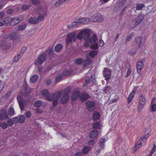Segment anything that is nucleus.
Masks as SVG:
<instances>
[{
  "label": "nucleus",
  "instance_id": "34",
  "mask_svg": "<svg viewBox=\"0 0 156 156\" xmlns=\"http://www.w3.org/2000/svg\"><path fill=\"white\" fill-rule=\"evenodd\" d=\"M42 105V102L40 100L36 101L34 104V106L36 107H39Z\"/></svg>",
  "mask_w": 156,
  "mask_h": 156
},
{
  "label": "nucleus",
  "instance_id": "30",
  "mask_svg": "<svg viewBox=\"0 0 156 156\" xmlns=\"http://www.w3.org/2000/svg\"><path fill=\"white\" fill-rule=\"evenodd\" d=\"M97 40V37L96 35L94 34L93 36L91 37L89 39L90 42L91 43H94L96 42Z\"/></svg>",
  "mask_w": 156,
  "mask_h": 156
},
{
  "label": "nucleus",
  "instance_id": "19",
  "mask_svg": "<svg viewBox=\"0 0 156 156\" xmlns=\"http://www.w3.org/2000/svg\"><path fill=\"white\" fill-rule=\"evenodd\" d=\"M80 92L78 91L75 90L74 91L71 97L72 100H76L80 96Z\"/></svg>",
  "mask_w": 156,
  "mask_h": 156
},
{
  "label": "nucleus",
  "instance_id": "7",
  "mask_svg": "<svg viewBox=\"0 0 156 156\" xmlns=\"http://www.w3.org/2000/svg\"><path fill=\"white\" fill-rule=\"evenodd\" d=\"M17 99L20 109L21 110H23L24 109V105L25 104L26 101L22 99L21 97L19 96H17Z\"/></svg>",
  "mask_w": 156,
  "mask_h": 156
},
{
  "label": "nucleus",
  "instance_id": "11",
  "mask_svg": "<svg viewBox=\"0 0 156 156\" xmlns=\"http://www.w3.org/2000/svg\"><path fill=\"white\" fill-rule=\"evenodd\" d=\"M144 5L143 4H139L136 5V8H133L130 10L131 12H134L135 13H136V10H141L144 7Z\"/></svg>",
  "mask_w": 156,
  "mask_h": 156
},
{
  "label": "nucleus",
  "instance_id": "39",
  "mask_svg": "<svg viewBox=\"0 0 156 156\" xmlns=\"http://www.w3.org/2000/svg\"><path fill=\"white\" fill-rule=\"evenodd\" d=\"M19 116V122L20 123H23L25 120V117L23 115H21Z\"/></svg>",
  "mask_w": 156,
  "mask_h": 156
},
{
  "label": "nucleus",
  "instance_id": "48",
  "mask_svg": "<svg viewBox=\"0 0 156 156\" xmlns=\"http://www.w3.org/2000/svg\"><path fill=\"white\" fill-rule=\"evenodd\" d=\"M71 73V71L70 70L66 71L64 72L62 74L63 76H67L70 75Z\"/></svg>",
  "mask_w": 156,
  "mask_h": 156
},
{
  "label": "nucleus",
  "instance_id": "53",
  "mask_svg": "<svg viewBox=\"0 0 156 156\" xmlns=\"http://www.w3.org/2000/svg\"><path fill=\"white\" fill-rule=\"evenodd\" d=\"M7 123L8 126H11L13 125V123L11 119H9Z\"/></svg>",
  "mask_w": 156,
  "mask_h": 156
},
{
  "label": "nucleus",
  "instance_id": "29",
  "mask_svg": "<svg viewBox=\"0 0 156 156\" xmlns=\"http://www.w3.org/2000/svg\"><path fill=\"white\" fill-rule=\"evenodd\" d=\"M27 26V24L25 23H23L19 25L18 27V30H24Z\"/></svg>",
  "mask_w": 156,
  "mask_h": 156
},
{
  "label": "nucleus",
  "instance_id": "22",
  "mask_svg": "<svg viewBox=\"0 0 156 156\" xmlns=\"http://www.w3.org/2000/svg\"><path fill=\"white\" fill-rule=\"evenodd\" d=\"M143 141L142 140H140V139L137 142L134 148V150L136 151L137 149H139L141 147L142 145H143L145 143H143Z\"/></svg>",
  "mask_w": 156,
  "mask_h": 156
},
{
  "label": "nucleus",
  "instance_id": "63",
  "mask_svg": "<svg viewBox=\"0 0 156 156\" xmlns=\"http://www.w3.org/2000/svg\"><path fill=\"white\" fill-rule=\"evenodd\" d=\"M151 109L153 111H155L156 110V104H153L152 105Z\"/></svg>",
  "mask_w": 156,
  "mask_h": 156
},
{
  "label": "nucleus",
  "instance_id": "36",
  "mask_svg": "<svg viewBox=\"0 0 156 156\" xmlns=\"http://www.w3.org/2000/svg\"><path fill=\"white\" fill-rule=\"evenodd\" d=\"M149 133H147L145 136L141 137L140 138V140H142L143 141V143H145L147 141V139L149 137Z\"/></svg>",
  "mask_w": 156,
  "mask_h": 156
},
{
  "label": "nucleus",
  "instance_id": "20",
  "mask_svg": "<svg viewBox=\"0 0 156 156\" xmlns=\"http://www.w3.org/2000/svg\"><path fill=\"white\" fill-rule=\"evenodd\" d=\"M89 96L87 94L82 93L80 96V100L82 101H84L88 99Z\"/></svg>",
  "mask_w": 156,
  "mask_h": 156
},
{
  "label": "nucleus",
  "instance_id": "52",
  "mask_svg": "<svg viewBox=\"0 0 156 156\" xmlns=\"http://www.w3.org/2000/svg\"><path fill=\"white\" fill-rule=\"evenodd\" d=\"M83 62L82 59L81 58L77 59L76 61V62L77 64H80L82 63H83Z\"/></svg>",
  "mask_w": 156,
  "mask_h": 156
},
{
  "label": "nucleus",
  "instance_id": "1",
  "mask_svg": "<svg viewBox=\"0 0 156 156\" xmlns=\"http://www.w3.org/2000/svg\"><path fill=\"white\" fill-rule=\"evenodd\" d=\"M42 94L49 101H52V105L54 107L58 104V101L61 97L62 91H58L55 94H49L47 90H44L41 91Z\"/></svg>",
  "mask_w": 156,
  "mask_h": 156
},
{
  "label": "nucleus",
  "instance_id": "32",
  "mask_svg": "<svg viewBox=\"0 0 156 156\" xmlns=\"http://www.w3.org/2000/svg\"><path fill=\"white\" fill-rule=\"evenodd\" d=\"M71 90V88L70 87H67L63 91V95H69Z\"/></svg>",
  "mask_w": 156,
  "mask_h": 156
},
{
  "label": "nucleus",
  "instance_id": "54",
  "mask_svg": "<svg viewBox=\"0 0 156 156\" xmlns=\"http://www.w3.org/2000/svg\"><path fill=\"white\" fill-rule=\"evenodd\" d=\"M91 48L93 49H96L98 48V43L94 45H92L91 46Z\"/></svg>",
  "mask_w": 156,
  "mask_h": 156
},
{
  "label": "nucleus",
  "instance_id": "25",
  "mask_svg": "<svg viewBox=\"0 0 156 156\" xmlns=\"http://www.w3.org/2000/svg\"><path fill=\"white\" fill-rule=\"evenodd\" d=\"M100 117V114L97 111H94L93 114V119L94 120H98Z\"/></svg>",
  "mask_w": 156,
  "mask_h": 156
},
{
  "label": "nucleus",
  "instance_id": "3",
  "mask_svg": "<svg viewBox=\"0 0 156 156\" xmlns=\"http://www.w3.org/2000/svg\"><path fill=\"white\" fill-rule=\"evenodd\" d=\"M96 103L93 101H88L86 103V105L90 112H92L95 108Z\"/></svg>",
  "mask_w": 156,
  "mask_h": 156
},
{
  "label": "nucleus",
  "instance_id": "56",
  "mask_svg": "<svg viewBox=\"0 0 156 156\" xmlns=\"http://www.w3.org/2000/svg\"><path fill=\"white\" fill-rule=\"evenodd\" d=\"M131 72V68H129L127 72L126 75V77H128L129 75L130 74Z\"/></svg>",
  "mask_w": 156,
  "mask_h": 156
},
{
  "label": "nucleus",
  "instance_id": "47",
  "mask_svg": "<svg viewBox=\"0 0 156 156\" xmlns=\"http://www.w3.org/2000/svg\"><path fill=\"white\" fill-rule=\"evenodd\" d=\"M63 3V2L62 0H59L55 3V5L56 7H58L62 5Z\"/></svg>",
  "mask_w": 156,
  "mask_h": 156
},
{
  "label": "nucleus",
  "instance_id": "5",
  "mask_svg": "<svg viewBox=\"0 0 156 156\" xmlns=\"http://www.w3.org/2000/svg\"><path fill=\"white\" fill-rule=\"evenodd\" d=\"M142 38L141 37L137 36L136 37L134 40L133 45L138 48H140L142 45Z\"/></svg>",
  "mask_w": 156,
  "mask_h": 156
},
{
  "label": "nucleus",
  "instance_id": "27",
  "mask_svg": "<svg viewBox=\"0 0 156 156\" xmlns=\"http://www.w3.org/2000/svg\"><path fill=\"white\" fill-rule=\"evenodd\" d=\"M15 114V110L13 108H9L8 111V115L10 116H13Z\"/></svg>",
  "mask_w": 156,
  "mask_h": 156
},
{
  "label": "nucleus",
  "instance_id": "17",
  "mask_svg": "<svg viewBox=\"0 0 156 156\" xmlns=\"http://www.w3.org/2000/svg\"><path fill=\"white\" fill-rule=\"evenodd\" d=\"M86 59L84 60L83 62L84 66L90 64L92 61V59L88 56H86Z\"/></svg>",
  "mask_w": 156,
  "mask_h": 156
},
{
  "label": "nucleus",
  "instance_id": "44",
  "mask_svg": "<svg viewBox=\"0 0 156 156\" xmlns=\"http://www.w3.org/2000/svg\"><path fill=\"white\" fill-rule=\"evenodd\" d=\"M98 16H99V17H98V20H97V22H102L104 21V18L102 16L99 14Z\"/></svg>",
  "mask_w": 156,
  "mask_h": 156
},
{
  "label": "nucleus",
  "instance_id": "10",
  "mask_svg": "<svg viewBox=\"0 0 156 156\" xmlns=\"http://www.w3.org/2000/svg\"><path fill=\"white\" fill-rule=\"evenodd\" d=\"M126 1L127 0H118L115 6L118 7V9H120L123 7Z\"/></svg>",
  "mask_w": 156,
  "mask_h": 156
},
{
  "label": "nucleus",
  "instance_id": "50",
  "mask_svg": "<svg viewBox=\"0 0 156 156\" xmlns=\"http://www.w3.org/2000/svg\"><path fill=\"white\" fill-rule=\"evenodd\" d=\"M12 121L15 123H17L19 122V116L14 117L12 119Z\"/></svg>",
  "mask_w": 156,
  "mask_h": 156
},
{
  "label": "nucleus",
  "instance_id": "4",
  "mask_svg": "<svg viewBox=\"0 0 156 156\" xmlns=\"http://www.w3.org/2000/svg\"><path fill=\"white\" fill-rule=\"evenodd\" d=\"M111 70L108 68H105L104 69L103 71V73L104 77L106 80H108L111 78Z\"/></svg>",
  "mask_w": 156,
  "mask_h": 156
},
{
  "label": "nucleus",
  "instance_id": "59",
  "mask_svg": "<svg viewBox=\"0 0 156 156\" xmlns=\"http://www.w3.org/2000/svg\"><path fill=\"white\" fill-rule=\"evenodd\" d=\"M26 48L25 47H23L21 50V52L20 53H21L22 54V55H23L24 53L25 52L26 50Z\"/></svg>",
  "mask_w": 156,
  "mask_h": 156
},
{
  "label": "nucleus",
  "instance_id": "40",
  "mask_svg": "<svg viewBox=\"0 0 156 156\" xmlns=\"http://www.w3.org/2000/svg\"><path fill=\"white\" fill-rule=\"evenodd\" d=\"M90 149V147L85 146L82 150L83 153L84 154L87 153Z\"/></svg>",
  "mask_w": 156,
  "mask_h": 156
},
{
  "label": "nucleus",
  "instance_id": "55",
  "mask_svg": "<svg viewBox=\"0 0 156 156\" xmlns=\"http://www.w3.org/2000/svg\"><path fill=\"white\" fill-rule=\"evenodd\" d=\"M156 148V145L155 144H154L153 145V147L150 153L151 154V155H152L153 154L154 152L155 151Z\"/></svg>",
  "mask_w": 156,
  "mask_h": 156
},
{
  "label": "nucleus",
  "instance_id": "2",
  "mask_svg": "<svg viewBox=\"0 0 156 156\" xmlns=\"http://www.w3.org/2000/svg\"><path fill=\"white\" fill-rule=\"evenodd\" d=\"M90 31L89 29H84L80 32L77 37L80 39H83L85 40H87L90 36Z\"/></svg>",
  "mask_w": 156,
  "mask_h": 156
},
{
  "label": "nucleus",
  "instance_id": "14",
  "mask_svg": "<svg viewBox=\"0 0 156 156\" xmlns=\"http://www.w3.org/2000/svg\"><path fill=\"white\" fill-rule=\"evenodd\" d=\"M144 67V62L143 61H138L136 64L137 71L139 74L140 72V70Z\"/></svg>",
  "mask_w": 156,
  "mask_h": 156
},
{
  "label": "nucleus",
  "instance_id": "42",
  "mask_svg": "<svg viewBox=\"0 0 156 156\" xmlns=\"http://www.w3.org/2000/svg\"><path fill=\"white\" fill-rule=\"evenodd\" d=\"M31 6L30 4L25 5L22 6V9L23 10L25 11L28 10Z\"/></svg>",
  "mask_w": 156,
  "mask_h": 156
},
{
  "label": "nucleus",
  "instance_id": "46",
  "mask_svg": "<svg viewBox=\"0 0 156 156\" xmlns=\"http://www.w3.org/2000/svg\"><path fill=\"white\" fill-rule=\"evenodd\" d=\"M98 54V52L96 51H92L89 53V55L92 57H93L95 55H96Z\"/></svg>",
  "mask_w": 156,
  "mask_h": 156
},
{
  "label": "nucleus",
  "instance_id": "12",
  "mask_svg": "<svg viewBox=\"0 0 156 156\" xmlns=\"http://www.w3.org/2000/svg\"><path fill=\"white\" fill-rule=\"evenodd\" d=\"M75 38V34L73 33H70L68 34L67 36L66 43L68 44L72 40H74Z\"/></svg>",
  "mask_w": 156,
  "mask_h": 156
},
{
  "label": "nucleus",
  "instance_id": "31",
  "mask_svg": "<svg viewBox=\"0 0 156 156\" xmlns=\"http://www.w3.org/2000/svg\"><path fill=\"white\" fill-rule=\"evenodd\" d=\"M38 78V76L36 75H34L31 76L30 79V82L34 83L36 82Z\"/></svg>",
  "mask_w": 156,
  "mask_h": 156
},
{
  "label": "nucleus",
  "instance_id": "18",
  "mask_svg": "<svg viewBox=\"0 0 156 156\" xmlns=\"http://www.w3.org/2000/svg\"><path fill=\"white\" fill-rule=\"evenodd\" d=\"M10 37L14 42L20 41L19 35L16 33H13L10 35Z\"/></svg>",
  "mask_w": 156,
  "mask_h": 156
},
{
  "label": "nucleus",
  "instance_id": "37",
  "mask_svg": "<svg viewBox=\"0 0 156 156\" xmlns=\"http://www.w3.org/2000/svg\"><path fill=\"white\" fill-rule=\"evenodd\" d=\"M100 124L98 122H94L93 124V129H99L100 127Z\"/></svg>",
  "mask_w": 156,
  "mask_h": 156
},
{
  "label": "nucleus",
  "instance_id": "43",
  "mask_svg": "<svg viewBox=\"0 0 156 156\" xmlns=\"http://www.w3.org/2000/svg\"><path fill=\"white\" fill-rule=\"evenodd\" d=\"M62 74H59L56 78L55 81L57 83L62 80V78L63 77Z\"/></svg>",
  "mask_w": 156,
  "mask_h": 156
},
{
  "label": "nucleus",
  "instance_id": "15",
  "mask_svg": "<svg viewBox=\"0 0 156 156\" xmlns=\"http://www.w3.org/2000/svg\"><path fill=\"white\" fill-rule=\"evenodd\" d=\"M8 118V115L6 111H4L3 113H0V120H4Z\"/></svg>",
  "mask_w": 156,
  "mask_h": 156
},
{
  "label": "nucleus",
  "instance_id": "28",
  "mask_svg": "<svg viewBox=\"0 0 156 156\" xmlns=\"http://www.w3.org/2000/svg\"><path fill=\"white\" fill-rule=\"evenodd\" d=\"M135 92L134 91H133L131 94L129 95L127 98L128 102L129 103H130L132 101L133 98L134 96Z\"/></svg>",
  "mask_w": 156,
  "mask_h": 156
},
{
  "label": "nucleus",
  "instance_id": "45",
  "mask_svg": "<svg viewBox=\"0 0 156 156\" xmlns=\"http://www.w3.org/2000/svg\"><path fill=\"white\" fill-rule=\"evenodd\" d=\"M133 36V34H131L129 35L126 38L125 41L126 42H127L130 41V40L131 39Z\"/></svg>",
  "mask_w": 156,
  "mask_h": 156
},
{
  "label": "nucleus",
  "instance_id": "38",
  "mask_svg": "<svg viewBox=\"0 0 156 156\" xmlns=\"http://www.w3.org/2000/svg\"><path fill=\"white\" fill-rule=\"evenodd\" d=\"M22 56V54L21 53L19 54L17 56H16L14 58L13 61L14 62H17L20 58Z\"/></svg>",
  "mask_w": 156,
  "mask_h": 156
},
{
  "label": "nucleus",
  "instance_id": "8",
  "mask_svg": "<svg viewBox=\"0 0 156 156\" xmlns=\"http://www.w3.org/2000/svg\"><path fill=\"white\" fill-rule=\"evenodd\" d=\"M46 58L45 54H44L41 55L39 56L37 59L35 61V63H38L39 65H41V64L45 60Z\"/></svg>",
  "mask_w": 156,
  "mask_h": 156
},
{
  "label": "nucleus",
  "instance_id": "58",
  "mask_svg": "<svg viewBox=\"0 0 156 156\" xmlns=\"http://www.w3.org/2000/svg\"><path fill=\"white\" fill-rule=\"evenodd\" d=\"M32 3L34 4L37 5L40 3V2L38 0H34L32 1Z\"/></svg>",
  "mask_w": 156,
  "mask_h": 156
},
{
  "label": "nucleus",
  "instance_id": "35",
  "mask_svg": "<svg viewBox=\"0 0 156 156\" xmlns=\"http://www.w3.org/2000/svg\"><path fill=\"white\" fill-rule=\"evenodd\" d=\"M62 46L61 44H58L55 48V51L57 52H59L62 50Z\"/></svg>",
  "mask_w": 156,
  "mask_h": 156
},
{
  "label": "nucleus",
  "instance_id": "23",
  "mask_svg": "<svg viewBox=\"0 0 156 156\" xmlns=\"http://www.w3.org/2000/svg\"><path fill=\"white\" fill-rule=\"evenodd\" d=\"M98 133V131L97 130L91 131L90 135V137L92 139L96 137Z\"/></svg>",
  "mask_w": 156,
  "mask_h": 156
},
{
  "label": "nucleus",
  "instance_id": "24",
  "mask_svg": "<svg viewBox=\"0 0 156 156\" xmlns=\"http://www.w3.org/2000/svg\"><path fill=\"white\" fill-rule=\"evenodd\" d=\"M21 19L20 17L14 18H12L11 23L12 25H14L18 23L21 21Z\"/></svg>",
  "mask_w": 156,
  "mask_h": 156
},
{
  "label": "nucleus",
  "instance_id": "6",
  "mask_svg": "<svg viewBox=\"0 0 156 156\" xmlns=\"http://www.w3.org/2000/svg\"><path fill=\"white\" fill-rule=\"evenodd\" d=\"M144 17V15L143 14H140L136 17L133 21V22L135 23L134 24V26L136 27L140 23L142 22Z\"/></svg>",
  "mask_w": 156,
  "mask_h": 156
},
{
  "label": "nucleus",
  "instance_id": "26",
  "mask_svg": "<svg viewBox=\"0 0 156 156\" xmlns=\"http://www.w3.org/2000/svg\"><path fill=\"white\" fill-rule=\"evenodd\" d=\"M29 23L33 24H37L38 23L37 18L36 17H31L29 19Z\"/></svg>",
  "mask_w": 156,
  "mask_h": 156
},
{
  "label": "nucleus",
  "instance_id": "61",
  "mask_svg": "<svg viewBox=\"0 0 156 156\" xmlns=\"http://www.w3.org/2000/svg\"><path fill=\"white\" fill-rule=\"evenodd\" d=\"M85 82L87 83H88L90 81V80L89 78L88 77H86L85 78Z\"/></svg>",
  "mask_w": 156,
  "mask_h": 156
},
{
  "label": "nucleus",
  "instance_id": "62",
  "mask_svg": "<svg viewBox=\"0 0 156 156\" xmlns=\"http://www.w3.org/2000/svg\"><path fill=\"white\" fill-rule=\"evenodd\" d=\"M95 144V141L93 140H91L88 142V144L90 145H93Z\"/></svg>",
  "mask_w": 156,
  "mask_h": 156
},
{
  "label": "nucleus",
  "instance_id": "51",
  "mask_svg": "<svg viewBox=\"0 0 156 156\" xmlns=\"http://www.w3.org/2000/svg\"><path fill=\"white\" fill-rule=\"evenodd\" d=\"M1 126L2 129H5L7 128L8 126V125L5 122H3L2 123Z\"/></svg>",
  "mask_w": 156,
  "mask_h": 156
},
{
  "label": "nucleus",
  "instance_id": "9",
  "mask_svg": "<svg viewBox=\"0 0 156 156\" xmlns=\"http://www.w3.org/2000/svg\"><path fill=\"white\" fill-rule=\"evenodd\" d=\"M146 98L144 95H141L140 97L139 104L138 107L140 109H141L142 107L145 104Z\"/></svg>",
  "mask_w": 156,
  "mask_h": 156
},
{
  "label": "nucleus",
  "instance_id": "41",
  "mask_svg": "<svg viewBox=\"0 0 156 156\" xmlns=\"http://www.w3.org/2000/svg\"><path fill=\"white\" fill-rule=\"evenodd\" d=\"M79 23L78 22V21H76V22H74L72 23L70 25H69L68 27L69 28L70 27H76V26L78 25V23Z\"/></svg>",
  "mask_w": 156,
  "mask_h": 156
},
{
  "label": "nucleus",
  "instance_id": "60",
  "mask_svg": "<svg viewBox=\"0 0 156 156\" xmlns=\"http://www.w3.org/2000/svg\"><path fill=\"white\" fill-rule=\"evenodd\" d=\"M91 80L93 83H95L96 80L95 79V76L94 75H92L90 76Z\"/></svg>",
  "mask_w": 156,
  "mask_h": 156
},
{
  "label": "nucleus",
  "instance_id": "13",
  "mask_svg": "<svg viewBox=\"0 0 156 156\" xmlns=\"http://www.w3.org/2000/svg\"><path fill=\"white\" fill-rule=\"evenodd\" d=\"M36 12L39 15H46L47 11L43 7H40L36 9Z\"/></svg>",
  "mask_w": 156,
  "mask_h": 156
},
{
  "label": "nucleus",
  "instance_id": "57",
  "mask_svg": "<svg viewBox=\"0 0 156 156\" xmlns=\"http://www.w3.org/2000/svg\"><path fill=\"white\" fill-rule=\"evenodd\" d=\"M107 140V138L105 137H103L101 138V140L100 141L101 143H102L104 144V142L106 141Z\"/></svg>",
  "mask_w": 156,
  "mask_h": 156
},
{
  "label": "nucleus",
  "instance_id": "33",
  "mask_svg": "<svg viewBox=\"0 0 156 156\" xmlns=\"http://www.w3.org/2000/svg\"><path fill=\"white\" fill-rule=\"evenodd\" d=\"M99 14H96L92 16L90 20V21H93V22H97L98 19V17H99L98 16Z\"/></svg>",
  "mask_w": 156,
  "mask_h": 156
},
{
  "label": "nucleus",
  "instance_id": "49",
  "mask_svg": "<svg viewBox=\"0 0 156 156\" xmlns=\"http://www.w3.org/2000/svg\"><path fill=\"white\" fill-rule=\"evenodd\" d=\"M45 15H39V16L38 17L37 20H38V21H42L44 19V17Z\"/></svg>",
  "mask_w": 156,
  "mask_h": 156
},
{
  "label": "nucleus",
  "instance_id": "16",
  "mask_svg": "<svg viewBox=\"0 0 156 156\" xmlns=\"http://www.w3.org/2000/svg\"><path fill=\"white\" fill-rule=\"evenodd\" d=\"M69 99V95L63 94L62 97L60 100V102L62 104H65L68 101Z\"/></svg>",
  "mask_w": 156,
  "mask_h": 156
},
{
  "label": "nucleus",
  "instance_id": "64",
  "mask_svg": "<svg viewBox=\"0 0 156 156\" xmlns=\"http://www.w3.org/2000/svg\"><path fill=\"white\" fill-rule=\"evenodd\" d=\"M104 45V41L102 40H100L99 41V45L100 46H103Z\"/></svg>",
  "mask_w": 156,
  "mask_h": 156
},
{
  "label": "nucleus",
  "instance_id": "21",
  "mask_svg": "<svg viewBox=\"0 0 156 156\" xmlns=\"http://www.w3.org/2000/svg\"><path fill=\"white\" fill-rule=\"evenodd\" d=\"M90 20L88 18H82L78 20V22L80 23L87 24V23Z\"/></svg>",
  "mask_w": 156,
  "mask_h": 156
}]
</instances>
